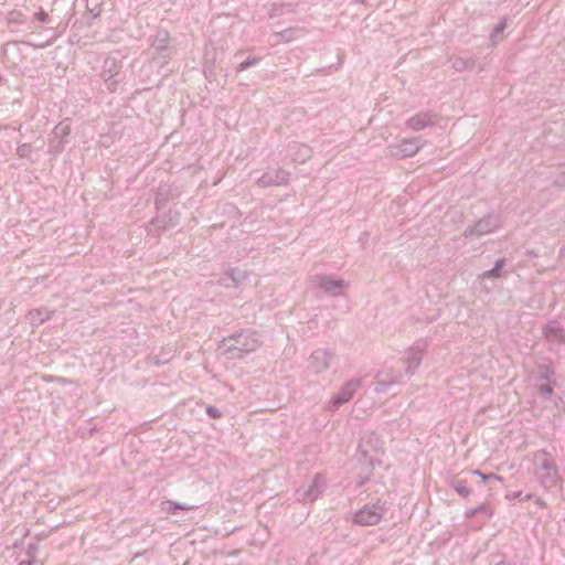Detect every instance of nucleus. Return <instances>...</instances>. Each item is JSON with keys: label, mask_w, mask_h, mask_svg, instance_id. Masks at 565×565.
Wrapping results in <instances>:
<instances>
[{"label": "nucleus", "mask_w": 565, "mask_h": 565, "mask_svg": "<svg viewBox=\"0 0 565 565\" xmlns=\"http://www.w3.org/2000/svg\"><path fill=\"white\" fill-rule=\"evenodd\" d=\"M383 449V441L374 433L365 434L359 441L358 456L359 459L370 467L374 466V456Z\"/></svg>", "instance_id": "obj_8"}, {"label": "nucleus", "mask_w": 565, "mask_h": 565, "mask_svg": "<svg viewBox=\"0 0 565 565\" xmlns=\"http://www.w3.org/2000/svg\"><path fill=\"white\" fill-rule=\"evenodd\" d=\"M289 177L290 173L288 171L279 168L265 172L256 180V184L259 188L280 186L288 183Z\"/></svg>", "instance_id": "obj_14"}, {"label": "nucleus", "mask_w": 565, "mask_h": 565, "mask_svg": "<svg viewBox=\"0 0 565 565\" xmlns=\"http://www.w3.org/2000/svg\"><path fill=\"white\" fill-rule=\"evenodd\" d=\"M289 157L297 163H303L312 156V150L309 146L299 142H292L288 147Z\"/></svg>", "instance_id": "obj_18"}, {"label": "nucleus", "mask_w": 565, "mask_h": 565, "mask_svg": "<svg viewBox=\"0 0 565 565\" xmlns=\"http://www.w3.org/2000/svg\"><path fill=\"white\" fill-rule=\"evenodd\" d=\"M561 257H565V245L559 250Z\"/></svg>", "instance_id": "obj_43"}, {"label": "nucleus", "mask_w": 565, "mask_h": 565, "mask_svg": "<svg viewBox=\"0 0 565 565\" xmlns=\"http://www.w3.org/2000/svg\"><path fill=\"white\" fill-rule=\"evenodd\" d=\"M427 348L428 340L418 339L404 351L402 361L406 364L405 374L407 376H413L415 374V372L422 364Z\"/></svg>", "instance_id": "obj_5"}, {"label": "nucleus", "mask_w": 565, "mask_h": 565, "mask_svg": "<svg viewBox=\"0 0 565 565\" xmlns=\"http://www.w3.org/2000/svg\"><path fill=\"white\" fill-rule=\"evenodd\" d=\"M186 509H189V508L185 507V505H182L180 503H173V505L170 507L169 512L170 513H175L177 510H186Z\"/></svg>", "instance_id": "obj_36"}, {"label": "nucleus", "mask_w": 565, "mask_h": 565, "mask_svg": "<svg viewBox=\"0 0 565 565\" xmlns=\"http://www.w3.org/2000/svg\"><path fill=\"white\" fill-rule=\"evenodd\" d=\"M505 264V259L504 258H500L495 262L493 268L489 269V270H486L483 274H482V277L483 278H498L500 276V270L503 268Z\"/></svg>", "instance_id": "obj_25"}, {"label": "nucleus", "mask_w": 565, "mask_h": 565, "mask_svg": "<svg viewBox=\"0 0 565 565\" xmlns=\"http://www.w3.org/2000/svg\"><path fill=\"white\" fill-rule=\"evenodd\" d=\"M497 565H514L513 563L501 561Z\"/></svg>", "instance_id": "obj_42"}, {"label": "nucleus", "mask_w": 565, "mask_h": 565, "mask_svg": "<svg viewBox=\"0 0 565 565\" xmlns=\"http://www.w3.org/2000/svg\"><path fill=\"white\" fill-rule=\"evenodd\" d=\"M300 33H301L300 30L289 28V29H286L281 32L277 33V36H279L280 41H282V42H290V41L297 39L298 34H300Z\"/></svg>", "instance_id": "obj_26"}, {"label": "nucleus", "mask_w": 565, "mask_h": 565, "mask_svg": "<svg viewBox=\"0 0 565 565\" xmlns=\"http://www.w3.org/2000/svg\"><path fill=\"white\" fill-rule=\"evenodd\" d=\"M32 152H33V147L30 143H22V145L18 146V148H17V154L23 159L30 158Z\"/></svg>", "instance_id": "obj_29"}, {"label": "nucleus", "mask_w": 565, "mask_h": 565, "mask_svg": "<svg viewBox=\"0 0 565 565\" xmlns=\"http://www.w3.org/2000/svg\"><path fill=\"white\" fill-rule=\"evenodd\" d=\"M504 28H505V24H504V23H500V24H498V25L494 28V30H493V34H492V35L494 36V35H497V34L501 33V32L504 30Z\"/></svg>", "instance_id": "obj_38"}, {"label": "nucleus", "mask_w": 565, "mask_h": 565, "mask_svg": "<svg viewBox=\"0 0 565 565\" xmlns=\"http://www.w3.org/2000/svg\"><path fill=\"white\" fill-rule=\"evenodd\" d=\"M226 275L233 280V287H237L246 278V271L238 268H230Z\"/></svg>", "instance_id": "obj_24"}, {"label": "nucleus", "mask_w": 565, "mask_h": 565, "mask_svg": "<svg viewBox=\"0 0 565 565\" xmlns=\"http://www.w3.org/2000/svg\"><path fill=\"white\" fill-rule=\"evenodd\" d=\"M422 147L423 142L420 138L403 139L399 143L387 147V156L397 159L408 158L416 154Z\"/></svg>", "instance_id": "obj_9"}, {"label": "nucleus", "mask_w": 565, "mask_h": 565, "mask_svg": "<svg viewBox=\"0 0 565 565\" xmlns=\"http://www.w3.org/2000/svg\"><path fill=\"white\" fill-rule=\"evenodd\" d=\"M260 58L256 56H249L245 61H243L241 64H238L235 67L236 73H242L245 70L256 66L259 63Z\"/></svg>", "instance_id": "obj_27"}, {"label": "nucleus", "mask_w": 565, "mask_h": 565, "mask_svg": "<svg viewBox=\"0 0 565 565\" xmlns=\"http://www.w3.org/2000/svg\"><path fill=\"white\" fill-rule=\"evenodd\" d=\"M542 334L547 342L550 352H565V328L557 320L546 322L542 328Z\"/></svg>", "instance_id": "obj_6"}, {"label": "nucleus", "mask_w": 565, "mask_h": 565, "mask_svg": "<svg viewBox=\"0 0 565 565\" xmlns=\"http://www.w3.org/2000/svg\"><path fill=\"white\" fill-rule=\"evenodd\" d=\"M152 225H160L162 227H167V224L164 223L163 220H161L160 217H157L154 218L152 222H151Z\"/></svg>", "instance_id": "obj_39"}, {"label": "nucleus", "mask_w": 565, "mask_h": 565, "mask_svg": "<svg viewBox=\"0 0 565 565\" xmlns=\"http://www.w3.org/2000/svg\"><path fill=\"white\" fill-rule=\"evenodd\" d=\"M333 358L334 353L332 351L328 349H317L308 359V369L319 374L330 367Z\"/></svg>", "instance_id": "obj_13"}, {"label": "nucleus", "mask_w": 565, "mask_h": 565, "mask_svg": "<svg viewBox=\"0 0 565 565\" xmlns=\"http://www.w3.org/2000/svg\"><path fill=\"white\" fill-rule=\"evenodd\" d=\"M32 20L43 24L51 22L49 13L44 11L43 8H40L39 11L33 14Z\"/></svg>", "instance_id": "obj_31"}, {"label": "nucleus", "mask_w": 565, "mask_h": 565, "mask_svg": "<svg viewBox=\"0 0 565 565\" xmlns=\"http://www.w3.org/2000/svg\"><path fill=\"white\" fill-rule=\"evenodd\" d=\"M533 466L534 475L543 489L550 490L561 482L559 468L547 449L543 448L533 454Z\"/></svg>", "instance_id": "obj_2"}, {"label": "nucleus", "mask_w": 565, "mask_h": 565, "mask_svg": "<svg viewBox=\"0 0 565 565\" xmlns=\"http://www.w3.org/2000/svg\"><path fill=\"white\" fill-rule=\"evenodd\" d=\"M53 315V311L46 308H36L29 311V318L33 324H41L47 321Z\"/></svg>", "instance_id": "obj_21"}, {"label": "nucleus", "mask_w": 565, "mask_h": 565, "mask_svg": "<svg viewBox=\"0 0 565 565\" xmlns=\"http://www.w3.org/2000/svg\"><path fill=\"white\" fill-rule=\"evenodd\" d=\"M28 21L26 14H24L21 10H11L7 14V22L11 30H19V28L25 24Z\"/></svg>", "instance_id": "obj_20"}, {"label": "nucleus", "mask_w": 565, "mask_h": 565, "mask_svg": "<svg viewBox=\"0 0 565 565\" xmlns=\"http://www.w3.org/2000/svg\"><path fill=\"white\" fill-rule=\"evenodd\" d=\"M206 414L211 417V418H220L222 416V413L218 408L212 406V405H209L206 407Z\"/></svg>", "instance_id": "obj_32"}, {"label": "nucleus", "mask_w": 565, "mask_h": 565, "mask_svg": "<svg viewBox=\"0 0 565 565\" xmlns=\"http://www.w3.org/2000/svg\"><path fill=\"white\" fill-rule=\"evenodd\" d=\"M465 514H466L467 519H472L473 516H476L478 514V510H476V508L468 509Z\"/></svg>", "instance_id": "obj_37"}, {"label": "nucleus", "mask_w": 565, "mask_h": 565, "mask_svg": "<svg viewBox=\"0 0 565 565\" xmlns=\"http://www.w3.org/2000/svg\"><path fill=\"white\" fill-rule=\"evenodd\" d=\"M71 130L72 122L70 118H64L53 128L47 140V152L50 154L56 156L64 151Z\"/></svg>", "instance_id": "obj_7"}, {"label": "nucleus", "mask_w": 565, "mask_h": 565, "mask_svg": "<svg viewBox=\"0 0 565 565\" xmlns=\"http://www.w3.org/2000/svg\"><path fill=\"white\" fill-rule=\"evenodd\" d=\"M532 499H535V495L532 493H527V494L523 495L522 501H529Z\"/></svg>", "instance_id": "obj_41"}, {"label": "nucleus", "mask_w": 565, "mask_h": 565, "mask_svg": "<svg viewBox=\"0 0 565 565\" xmlns=\"http://www.w3.org/2000/svg\"><path fill=\"white\" fill-rule=\"evenodd\" d=\"M361 385V381L359 379H352L343 384L340 392L335 394L330 401V409L337 411L342 404L349 402L358 387Z\"/></svg>", "instance_id": "obj_15"}, {"label": "nucleus", "mask_w": 565, "mask_h": 565, "mask_svg": "<svg viewBox=\"0 0 565 565\" xmlns=\"http://www.w3.org/2000/svg\"><path fill=\"white\" fill-rule=\"evenodd\" d=\"M169 33L164 30H159L153 36L148 54L160 66H163L172 58L174 52L169 46Z\"/></svg>", "instance_id": "obj_4"}, {"label": "nucleus", "mask_w": 565, "mask_h": 565, "mask_svg": "<svg viewBox=\"0 0 565 565\" xmlns=\"http://www.w3.org/2000/svg\"><path fill=\"white\" fill-rule=\"evenodd\" d=\"M451 488L462 498H467L470 495L471 490L468 487V483L466 480H454L451 481Z\"/></svg>", "instance_id": "obj_23"}, {"label": "nucleus", "mask_w": 565, "mask_h": 565, "mask_svg": "<svg viewBox=\"0 0 565 565\" xmlns=\"http://www.w3.org/2000/svg\"><path fill=\"white\" fill-rule=\"evenodd\" d=\"M262 344L259 334L252 330H241L225 337L218 349L231 359H243L245 355L256 351Z\"/></svg>", "instance_id": "obj_1"}, {"label": "nucleus", "mask_w": 565, "mask_h": 565, "mask_svg": "<svg viewBox=\"0 0 565 565\" xmlns=\"http://www.w3.org/2000/svg\"><path fill=\"white\" fill-rule=\"evenodd\" d=\"M530 255H533V256H537V254L535 252H529Z\"/></svg>", "instance_id": "obj_44"}, {"label": "nucleus", "mask_w": 565, "mask_h": 565, "mask_svg": "<svg viewBox=\"0 0 565 565\" xmlns=\"http://www.w3.org/2000/svg\"><path fill=\"white\" fill-rule=\"evenodd\" d=\"M539 393H540L543 397L548 398V397H551V395L553 394V388H552V386H550V385H541V386L539 387Z\"/></svg>", "instance_id": "obj_33"}, {"label": "nucleus", "mask_w": 565, "mask_h": 565, "mask_svg": "<svg viewBox=\"0 0 565 565\" xmlns=\"http://www.w3.org/2000/svg\"><path fill=\"white\" fill-rule=\"evenodd\" d=\"M472 473L475 476L480 477L483 480V482H487V481H490V480H495V481H499V482L503 481V478L501 476L495 475V473H488V475H486V473L481 472L480 470H473Z\"/></svg>", "instance_id": "obj_30"}, {"label": "nucleus", "mask_w": 565, "mask_h": 565, "mask_svg": "<svg viewBox=\"0 0 565 565\" xmlns=\"http://www.w3.org/2000/svg\"><path fill=\"white\" fill-rule=\"evenodd\" d=\"M324 489V480L321 475H317L311 484L306 490H297V500L302 503H311L316 501Z\"/></svg>", "instance_id": "obj_16"}, {"label": "nucleus", "mask_w": 565, "mask_h": 565, "mask_svg": "<svg viewBox=\"0 0 565 565\" xmlns=\"http://www.w3.org/2000/svg\"><path fill=\"white\" fill-rule=\"evenodd\" d=\"M534 501H535V503H536L540 508H545V507H546L545 501H544L541 497H535Z\"/></svg>", "instance_id": "obj_40"}, {"label": "nucleus", "mask_w": 565, "mask_h": 565, "mask_svg": "<svg viewBox=\"0 0 565 565\" xmlns=\"http://www.w3.org/2000/svg\"><path fill=\"white\" fill-rule=\"evenodd\" d=\"M383 512L379 504H366L354 514L353 522L362 526L375 525L382 520Z\"/></svg>", "instance_id": "obj_11"}, {"label": "nucleus", "mask_w": 565, "mask_h": 565, "mask_svg": "<svg viewBox=\"0 0 565 565\" xmlns=\"http://www.w3.org/2000/svg\"><path fill=\"white\" fill-rule=\"evenodd\" d=\"M451 66L457 72L472 68L476 60L472 57L454 56L450 58Z\"/></svg>", "instance_id": "obj_22"}, {"label": "nucleus", "mask_w": 565, "mask_h": 565, "mask_svg": "<svg viewBox=\"0 0 565 565\" xmlns=\"http://www.w3.org/2000/svg\"><path fill=\"white\" fill-rule=\"evenodd\" d=\"M476 510H478V513H483L487 518H491L493 514V511L484 503H481Z\"/></svg>", "instance_id": "obj_34"}, {"label": "nucleus", "mask_w": 565, "mask_h": 565, "mask_svg": "<svg viewBox=\"0 0 565 565\" xmlns=\"http://www.w3.org/2000/svg\"><path fill=\"white\" fill-rule=\"evenodd\" d=\"M436 115L431 111H420L406 121V127L413 131H420L435 125Z\"/></svg>", "instance_id": "obj_17"}, {"label": "nucleus", "mask_w": 565, "mask_h": 565, "mask_svg": "<svg viewBox=\"0 0 565 565\" xmlns=\"http://www.w3.org/2000/svg\"><path fill=\"white\" fill-rule=\"evenodd\" d=\"M313 285L324 294L333 297L342 295L348 287V284L343 279H333L332 276L329 275H316Z\"/></svg>", "instance_id": "obj_10"}, {"label": "nucleus", "mask_w": 565, "mask_h": 565, "mask_svg": "<svg viewBox=\"0 0 565 565\" xmlns=\"http://www.w3.org/2000/svg\"><path fill=\"white\" fill-rule=\"evenodd\" d=\"M122 66L124 61L118 53H110L104 58L100 77L111 93L116 92L118 84L122 81L120 76Z\"/></svg>", "instance_id": "obj_3"}, {"label": "nucleus", "mask_w": 565, "mask_h": 565, "mask_svg": "<svg viewBox=\"0 0 565 565\" xmlns=\"http://www.w3.org/2000/svg\"><path fill=\"white\" fill-rule=\"evenodd\" d=\"M505 498L509 501L516 500V499L522 501L523 493H522V491H514V492L508 493Z\"/></svg>", "instance_id": "obj_35"}, {"label": "nucleus", "mask_w": 565, "mask_h": 565, "mask_svg": "<svg viewBox=\"0 0 565 565\" xmlns=\"http://www.w3.org/2000/svg\"><path fill=\"white\" fill-rule=\"evenodd\" d=\"M500 227V218L498 215L490 214L479 220L473 226L467 227L463 232L465 237L482 236L494 232Z\"/></svg>", "instance_id": "obj_12"}, {"label": "nucleus", "mask_w": 565, "mask_h": 565, "mask_svg": "<svg viewBox=\"0 0 565 565\" xmlns=\"http://www.w3.org/2000/svg\"><path fill=\"white\" fill-rule=\"evenodd\" d=\"M539 379H540V381L554 383L555 382V372H554L553 367L551 365H545L543 367V372L541 373Z\"/></svg>", "instance_id": "obj_28"}, {"label": "nucleus", "mask_w": 565, "mask_h": 565, "mask_svg": "<svg viewBox=\"0 0 565 565\" xmlns=\"http://www.w3.org/2000/svg\"><path fill=\"white\" fill-rule=\"evenodd\" d=\"M383 374H379L374 382V392L377 394L386 393L387 390L394 385L402 382L401 373H390L384 377H381Z\"/></svg>", "instance_id": "obj_19"}]
</instances>
